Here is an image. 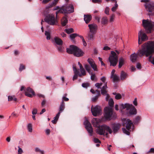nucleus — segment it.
Listing matches in <instances>:
<instances>
[{
	"mask_svg": "<svg viewBox=\"0 0 154 154\" xmlns=\"http://www.w3.org/2000/svg\"><path fill=\"white\" fill-rule=\"evenodd\" d=\"M154 53V42H149L142 45V48L138 50L137 55L140 57L145 55L148 57Z\"/></svg>",
	"mask_w": 154,
	"mask_h": 154,
	"instance_id": "nucleus-1",
	"label": "nucleus"
},
{
	"mask_svg": "<svg viewBox=\"0 0 154 154\" xmlns=\"http://www.w3.org/2000/svg\"><path fill=\"white\" fill-rule=\"evenodd\" d=\"M97 133L101 135L104 136L105 135L107 137L109 132L110 134L112 133V131L111 128L106 125H103L99 126L96 130Z\"/></svg>",
	"mask_w": 154,
	"mask_h": 154,
	"instance_id": "nucleus-2",
	"label": "nucleus"
},
{
	"mask_svg": "<svg viewBox=\"0 0 154 154\" xmlns=\"http://www.w3.org/2000/svg\"><path fill=\"white\" fill-rule=\"evenodd\" d=\"M66 52L69 54H73L74 56L77 57L83 56L84 54L81 49L74 45H71L69 48H67Z\"/></svg>",
	"mask_w": 154,
	"mask_h": 154,
	"instance_id": "nucleus-3",
	"label": "nucleus"
},
{
	"mask_svg": "<svg viewBox=\"0 0 154 154\" xmlns=\"http://www.w3.org/2000/svg\"><path fill=\"white\" fill-rule=\"evenodd\" d=\"M121 108L123 109H126L127 110L129 111L127 113L129 115H135L137 113L136 109L132 104L122 103L121 104Z\"/></svg>",
	"mask_w": 154,
	"mask_h": 154,
	"instance_id": "nucleus-4",
	"label": "nucleus"
},
{
	"mask_svg": "<svg viewBox=\"0 0 154 154\" xmlns=\"http://www.w3.org/2000/svg\"><path fill=\"white\" fill-rule=\"evenodd\" d=\"M88 27L89 29V32L88 34L89 39L93 40L94 35L97 32L98 26L96 24L93 23L89 24Z\"/></svg>",
	"mask_w": 154,
	"mask_h": 154,
	"instance_id": "nucleus-5",
	"label": "nucleus"
},
{
	"mask_svg": "<svg viewBox=\"0 0 154 154\" xmlns=\"http://www.w3.org/2000/svg\"><path fill=\"white\" fill-rule=\"evenodd\" d=\"M116 53L113 51H111V55L109 58V61L110 63V66H116L118 62V55L119 54V52L116 50Z\"/></svg>",
	"mask_w": 154,
	"mask_h": 154,
	"instance_id": "nucleus-6",
	"label": "nucleus"
},
{
	"mask_svg": "<svg viewBox=\"0 0 154 154\" xmlns=\"http://www.w3.org/2000/svg\"><path fill=\"white\" fill-rule=\"evenodd\" d=\"M56 5V3H54L53 2L49 3L47 6L46 7L45 9L43 12V14L45 16V19H55V16L53 14H48L49 8H51Z\"/></svg>",
	"mask_w": 154,
	"mask_h": 154,
	"instance_id": "nucleus-7",
	"label": "nucleus"
},
{
	"mask_svg": "<svg viewBox=\"0 0 154 154\" xmlns=\"http://www.w3.org/2000/svg\"><path fill=\"white\" fill-rule=\"evenodd\" d=\"M143 25L146 29V32L150 33L151 29L154 27V23L149 20H143Z\"/></svg>",
	"mask_w": 154,
	"mask_h": 154,
	"instance_id": "nucleus-8",
	"label": "nucleus"
},
{
	"mask_svg": "<svg viewBox=\"0 0 154 154\" xmlns=\"http://www.w3.org/2000/svg\"><path fill=\"white\" fill-rule=\"evenodd\" d=\"M74 11V7L72 5H69L66 7V9L63 8H62L59 9V10L56 12V18L57 17L58 14L66 13H70L73 12Z\"/></svg>",
	"mask_w": 154,
	"mask_h": 154,
	"instance_id": "nucleus-9",
	"label": "nucleus"
},
{
	"mask_svg": "<svg viewBox=\"0 0 154 154\" xmlns=\"http://www.w3.org/2000/svg\"><path fill=\"white\" fill-rule=\"evenodd\" d=\"M112 113L113 110L112 108L109 106L105 107L104 109V116L106 120H110Z\"/></svg>",
	"mask_w": 154,
	"mask_h": 154,
	"instance_id": "nucleus-10",
	"label": "nucleus"
},
{
	"mask_svg": "<svg viewBox=\"0 0 154 154\" xmlns=\"http://www.w3.org/2000/svg\"><path fill=\"white\" fill-rule=\"evenodd\" d=\"M91 111L92 115L94 116H96L101 114L102 112L101 107L100 106L97 105L91 108Z\"/></svg>",
	"mask_w": 154,
	"mask_h": 154,
	"instance_id": "nucleus-11",
	"label": "nucleus"
},
{
	"mask_svg": "<svg viewBox=\"0 0 154 154\" xmlns=\"http://www.w3.org/2000/svg\"><path fill=\"white\" fill-rule=\"evenodd\" d=\"M84 124L87 131L90 134V135L91 136L92 135L93 130L91 124L87 120L85 121Z\"/></svg>",
	"mask_w": 154,
	"mask_h": 154,
	"instance_id": "nucleus-12",
	"label": "nucleus"
},
{
	"mask_svg": "<svg viewBox=\"0 0 154 154\" xmlns=\"http://www.w3.org/2000/svg\"><path fill=\"white\" fill-rule=\"evenodd\" d=\"M145 6L147 11L152 12L154 9V2H150L149 3H146L145 4Z\"/></svg>",
	"mask_w": 154,
	"mask_h": 154,
	"instance_id": "nucleus-13",
	"label": "nucleus"
},
{
	"mask_svg": "<svg viewBox=\"0 0 154 154\" xmlns=\"http://www.w3.org/2000/svg\"><path fill=\"white\" fill-rule=\"evenodd\" d=\"M25 95L27 97H32L33 95H35V93L32 89L28 87L25 91Z\"/></svg>",
	"mask_w": 154,
	"mask_h": 154,
	"instance_id": "nucleus-14",
	"label": "nucleus"
},
{
	"mask_svg": "<svg viewBox=\"0 0 154 154\" xmlns=\"http://www.w3.org/2000/svg\"><path fill=\"white\" fill-rule=\"evenodd\" d=\"M101 120L99 119L96 118H93L92 120V123L94 127H98L99 125V124L100 123Z\"/></svg>",
	"mask_w": 154,
	"mask_h": 154,
	"instance_id": "nucleus-15",
	"label": "nucleus"
},
{
	"mask_svg": "<svg viewBox=\"0 0 154 154\" xmlns=\"http://www.w3.org/2000/svg\"><path fill=\"white\" fill-rule=\"evenodd\" d=\"M121 124L119 123H114L112 125V128L113 130L112 132L113 133L115 134L117 133L119 130Z\"/></svg>",
	"mask_w": 154,
	"mask_h": 154,
	"instance_id": "nucleus-16",
	"label": "nucleus"
},
{
	"mask_svg": "<svg viewBox=\"0 0 154 154\" xmlns=\"http://www.w3.org/2000/svg\"><path fill=\"white\" fill-rule=\"evenodd\" d=\"M87 61L90 65L91 67L94 70V71H97V66L93 60L91 58H89L88 59Z\"/></svg>",
	"mask_w": 154,
	"mask_h": 154,
	"instance_id": "nucleus-17",
	"label": "nucleus"
},
{
	"mask_svg": "<svg viewBox=\"0 0 154 154\" xmlns=\"http://www.w3.org/2000/svg\"><path fill=\"white\" fill-rule=\"evenodd\" d=\"M42 22H45L51 25H53L56 24L58 21L57 20H42Z\"/></svg>",
	"mask_w": 154,
	"mask_h": 154,
	"instance_id": "nucleus-18",
	"label": "nucleus"
},
{
	"mask_svg": "<svg viewBox=\"0 0 154 154\" xmlns=\"http://www.w3.org/2000/svg\"><path fill=\"white\" fill-rule=\"evenodd\" d=\"M139 34L140 37V39L142 41H145L147 39V37L145 33H143L140 30L138 33V38H139Z\"/></svg>",
	"mask_w": 154,
	"mask_h": 154,
	"instance_id": "nucleus-19",
	"label": "nucleus"
},
{
	"mask_svg": "<svg viewBox=\"0 0 154 154\" xmlns=\"http://www.w3.org/2000/svg\"><path fill=\"white\" fill-rule=\"evenodd\" d=\"M55 43L57 45L62 46L63 44L62 40L58 37H55L54 38Z\"/></svg>",
	"mask_w": 154,
	"mask_h": 154,
	"instance_id": "nucleus-20",
	"label": "nucleus"
},
{
	"mask_svg": "<svg viewBox=\"0 0 154 154\" xmlns=\"http://www.w3.org/2000/svg\"><path fill=\"white\" fill-rule=\"evenodd\" d=\"M107 88V82L105 83V86H103L101 89V94L102 95H105L107 94V91L106 90V89Z\"/></svg>",
	"mask_w": 154,
	"mask_h": 154,
	"instance_id": "nucleus-21",
	"label": "nucleus"
},
{
	"mask_svg": "<svg viewBox=\"0 0 154 154\" xmlns=\"http://www.w3.org/2000/svg\"><path fill=\"white\" fill-rule=\"evenodd\" d=\"M65 103L64 101L62 100L60 103V105L59 108V111L58 112H60V114L65 109Z\"/></svg>",
	"mask_w": 154,
	"mask_h": 154,
	"instance_id": "nucleus-22",
	"label": "nucleus"
},
{
	"mask_svg": "<svg viewBox=\"0 0 154 154\" xmlns=\"http://www.w3.org/2000/svg\"><path fill=\"white\" fill-rule=\"evenodd\" d=\"M128 77V75L123 71H122L121 73L120 78L122 80H123Z\"/></svg>",
	"mask_w": 154,
	"mask_h": 154,
	"instance_id": "nucleus-23",
	"label": "nucleus"
},
{
	"mask_svg": "<svg viewBox=\"0 0 154 154\" xmlns=\"http://www.w3.org/2000/svg\"><path fill=\"white\" fill-rule=\"evenodd\" d=\"M137 55L135 53H134L131 54L130 56V59L131 61L133 62H135L137 58Z\"/></svg>",
	"mask_w": 154,
	"mask_h": 154,
	"instance_id": "nucleus-24",
	"label": "nucleus"
},
{
	"mask_svg": "<svg viewBox=\"0 0 154 154\" xmlns=\"http://www.w3.org/2000/svg\"><path fill=\"white\" fill-rule=\"evenodd\" d=\"M126 123V128L128 131H129L131 128L132 123L130 120H128L127 121Z\"/></svg>",
	"mask_w": 154,
	"mask_h": 154,
	"instance_id": "nucleus-25",
	"label": "nucleus"
},
{
	"mask_svg": "<svg viewBox=\"0 0 154 154\" xmlns=\"http://www.w3.org/2000/svg\"><path fill=\"white\" fill-rule=\"evenodd\" d=\"M79 34L76 33H73L70 35H69V38L70 40L73 42H75L74 39L77 36H79Z\"/></svg>",
	"mask_w": 154,
	"mask_h": 154,
	"instance_id": "nucleus-26",
	"label": "nucleus"
},
{
	"mask_svg": "<svg viewBox=\"0 0 154 154\" xmlns=\"http://www.w3.org/2000/svg\"><path fill=\"white\" fill-rule=\"evenodd\" d=\"M96 91L97 92V95L95 96L94 97L92 98V101L94 102H96L98 99L99 96L100 95V91H98V90H96Z\"/></svg>",
	"mask_w": 154,
	"mask_h": 154,
	"instance_id": "nucleus-27",
	"label": "nucleus"
},
{
	"mask_svg": "<svg viewBox=\"0 0 154 154\" xmlns=\"http://www.w3.org/2000/svg\"><path fill=\"white\" fill-rule=\"evenodd\" d=\"M124 60L122 57H120L119 60V68H120L124 64Z\"/></svg>",
	"mask_w": 154,
	"mask_h": 154,
	"instance_id": "nucleus-28",
	"label": "nucleus"
},
{
	"mask_svg": "<svg viewBox=\"0 0 154 154\" xmlns=\"http://www.w3.org/2000/svg\"><path fill=\"white\" fill-rule=\"evenodd\" d=\"M84 67L87 71L89 73V74H92V72H91L90 70L91 68L89 65L87 64H85L84 65Z\"/></svg>",
	"mask_w": 154,
	"mask_h": 154,
	"instance_id": "nucleus-29",
	"label": "nucleus"
},
{
	"mask_svg": "<svg viewBox=\"0 0 154 154\" xmlns=\"http://www.w3.org/2000/svg\"><path fill=\"white\" fill-rule=\"evenodd\" d=\"M64 31L67 34H69L71 33L74 32V31L73 28H70L69 29H66L64 30Z\"/></svg>",
	"mask_w": 154,
	"mask_h": 154,
	"instance_id": "nucleus-30",
	"label": "nucleus"
},
{
	"mask_svg": "<svg viewBox=\"0 0 154 154\" xmlns=\"http://www.w3.org/2000/svg\"><path fill=\"white\" fill-rule=\"evenodd\" d=\"M109 105L110 107L112 108L114 105V101L112 99L110 98L109 100Z\"/></svg>",
	"mask_w": 154,
	"mask_h": 154,
	"instance_id": "nucleus-31",
	"label": "nucleus"
},
{
	"mask_svg": "<svg viewBox=\"0 0 154 154\" xmlns=\"http://www.w3.org/2000/svg\"><path fill=\"white\" fill-rule=\"evenodd\" d=\"M45 35L46 36L47 40H50L51 39V33L49 32L46 31L45 32Z\"/></svg>",
	"mask_w": 154,
	"mask_h": 154,
	"instance_id": "nucleus-32",
	"label": "nucleus"
},
{
	"mask_svg": "<svg viewBox=\"0 0 154 154\" xmlns=\"http://www.w3.org/2000/svg\"><path fill=\"white\" fill-rule=\"evenodd\" d=\"M112 78L114 82L118 81L119 80V76L116 74L113 76Z\"/></svg>",
	"mask_w": 154,
	"mask_h": 154,
	"instance_id": "nucleus-33",
	"label": "nucleus"
},
{
	"mask_svg": "<svg viewBox=\"0 0 154 154\" xmlns=\"http://www.w3.org/2000/svg\"><path fill=\"white\" fill-rule=\"evenodd\" d=\"M8 100L9 101H11L13 100L16 101L17 100V99L14 97V96H9L8 97Z\"/></svg>",
	"mask_w": 154,
	"mask_h": 154,
	"instance_id": "nucleus-34",
	"label": "nucleus"
},
{
	"mask_svg": "<svg viewBox=\"0 0 154 154\" xmlns=\"http://www.w3.org/2000/svg\"><path fill=\"white\" fill-rule=\"evenodd\" d=\"M140 117L139 116H137L134 119V122L135 124H137L140 121Z\"/></svg>",
	"mask_w": 154,
	"mask_h": 154,
	"instance_id": "nucleus-35",
	"label": "nucleus"
},
{
	"mask_svg": "<svg viewBox=\"0 0 154 154\" xmlns=\"http://www.w3.org/2000/svg\"><path fill=\"white\" fill-rule=\"evenodd\" d=\"M91 74H90L91 75V80L93 81H97V78L95 74H93V72H91Z\"/></svg>",
	"mask_w": 154,
	"mask_h": 154,
	"instance_id": "nucleus-36",
	"label": "nucleus"
},
{
	"mask_svg": "<svg viewBox=\"0 0 154 154\" xmlns=\"http://www.w3.org/2000/svg\"><path fill=\"white\" fill-rule=\"evenodd\" d=\"M84 19H91L92 16L89 14H85L84 15Z\"/></svg>",
	"mask_w": 154,
	"mask_h": 154,
	"instance_id": "nucleus-37",
	"label": "nucleus"
},
{
	"mask_svg": "<svg viewBox=\"0 0 154 154\" xmlns=\"http://www.w3.org/2000/svg\"><path fill=\"white\" fill-rule=\"evenodd\" d=\"M118 7V5L117 3V2L116 1L115 4V6H113L112 8V11H115L116 10L117 7Z\"/></svg>",
	"mask_w": 154,
	"mask_h": 154,
	"instance_id": "nucleus-38",
	"label": "nucleus"
},
{
	"mask_svg": "<svg viewBox=\"0 0 154 154\" xmlns=\"http://www.w3.org/2000/svg\"><path fill=\"white\" fill-rule=\"evenodd\" d=\"M35 151L36 152H39L41 154H44V152L43 150H41L38 147H36L35 148Z\"/></svg>",
	"mask_w": 154,
	"mask_h": 154,
	"instance_id": "nucleus-39",
	"label": "nucleus"
},
{
	"mask_svg": "<svg viewBox=\"0 0 154 154\" xmlns=\"http://www.w3.org/2000/svg\"><path fill=\"white\" fill-rule=\"evenodd\" d=\"M122 130L124 133L126 134L127 135H129L130 134L129 131H128V130H127L124 128H122Z\"/></svg>",
	"mask_w": 154,
	"mask_h": 154,
	"instance_id": "nucleus-40",
	"label": "nucleus"
},
{
	"mask_svg": "<svg viewBox=\"0 0 154 154\" xmlns=\"http://www.w3.org/2000/svg\"><path fill=\"white\" fill-rule=\"evenodd\" d=\"M63 20V21H62L61 22V24L63 26H65L68 23V20Z\"/></svg>",
	"mask_w": 154,
	"mask_h": 154,
	"instance_id": "nucleus-41",
	"label": "nucleus"
},
{
	"mask_svg": "<svg viewBox=\"0 0 154 154\" xmlns=\"http://www.w3.org/2000/svg\"><path fill=\"white\" fill-rule=\"evenodd\" d=\"M79 73V72L74 73V75H73V78H72V80L73 81H74L75 80L77 79Z\"/></svg>",
	"mask_w": 154,
	"mask_h": 154,
	"instance_id": "nucleus-42",
	"label": "nucleus"
},
{
	"mask_svg": "<svg viewBox=\"0 0 154 154\" xmlns=\"http://www.w3.org/2000/svg\"><path fill=\"white\" fill-rule=\"evenodd\" d=\"M28 131L30 132H32V125L31 124H29L28 125Z\"/></svg>",
	"mask_w": 154,
	"mask_h": 154,
	"instance_id": "nucleus-43",
	"label": "nucleus"
},
{
	"mask_svg": "<svg viewBox=\"0 0 154 154\" xmlns=\"http://www.w3.org/2000/svg\"><path fill=\"white\" fill-rule=\"evenodd\" d=\"M82 86L85 88H87L89 86V84L88 83H84L82 84Z\"/></svg>",
	"mask_w": 154,
	"mask_h": 154,
	"instance_id": "nucleus-44",
	"label": "nucleus"
},
{
	"mask_svg": "<svg viewBox=\"0 0 154 154\" xmlns=\"http://www.w3.org/2000/svg\"><path fill=\"white\" fill-rule=\"evenodd\" d=\"M25 69V66L23 64H21L20 65V67L19 69V70L20 71H21Z\"/></svg>",
	"mask_w": 154,
	"mask_h": 154,
	"instance_id": "nucleus-45",
	"label": "nucleus"
},
{
	"mask_svg": "<svg viewBox=\"0 0 154 154\" xmlns=\"http://www.w3.org/2000/svg\"><path fill=\"white\" fill-rule=\"evenodd\" d=\"M102 83H97L95 84V85L96 87H97L98 89L100 88V87L102 86Z\"/></svg>",
	"mask_w": 154,
	"mask_h": 154,
	"instance_id": "nucleus-46",
	"label": "nucleus"
},
{
	"mask_svg": "<svg viewBox=\"0 0 154 154\" xmlns=\"http://www.w3.org/2000/svg\"><path fill=\"white\" fill-rule=\"evenodd\" d=\"M122 97L121 95L120 94H118L115 96V99L117 100H118L121 99Z\"/></svg>",
	"mask_w": 154,
	"mask_h": 154,
	"instance_id": "nucleus-47",
	"label": "nucleus"
},
{
	"mask_svg": "<svg viewBox=\"0 0 154 154\" xmlns=\"http://www.w3.org/2000/svg\"><path fill=\"white\" fill-rule=\"evenodd\" d=\"M80 71L81 72V73L83 75H85L86 74V72L84 68L80 69Z\"/></svg>",
	"mask_w": 154,
	"mask_h": 154,
	"instance_id": "nucleus-48",
	"label": "nucleus"
},
{
	"mask_svg": "<svg viewBox=\"0 0 154 154\" xmlns=\"http://www.w3.org/2000/svg\"><path fill=\"white\" fill-rule=\"evenodd\" d=\"M94 142L95 143H101V141L99 140V139L97 138H94Z\"/></svg>",
	"mask_w": 154,
	"mask_h": 154,
	"instance_id": "nucleus-49",
	"label": "nucleus"
},
{
	"mask_svg": "<svg viewBox=\"0 0 154 154\" xmlns=\"http://www.w3.org/2000/svg\"><path fill=\"white\" fill-rule=\"evenodd\" d=\"M152 56H149L148 59V60L149 62H150L152 63L154 65V58L153 60H151Z\"/></svg>",
	"mask_w": 154,
	"mask_h": 154,
	"instance_id": "nucleus-50",
	"label": "nucleus"
},
{
	"mask_svg": "<svg viewBox=\"0 0 154 154\" xmlns=\"http://www.w3.org/2000/svg\"><path fill=\"white\" fill-rule=\"evenodd\" d=\"M92 2L94 3L99 4L102 2V0H92Z\"/></svg>",
	"mask_w": 154,
	"mask_h": 154,
	"instance_id": "nucleus-51",
	"label": "nucleus"
},
{
	"mask_svg": "<svg viewBox=\"0 0 154 154\" xmlns=\"http://www.w3.org/2000/svg\"><path fill=\"white\" fill-rule=\"evenodd\" d=\"M37 109L35 108H34L33 109L32 113L33 115H35L37 113Z\"/></svg>",
	"mask_w": 154,
	"mask_h": 154,
	"instance_id": "nucleus-52",
	"label": "nucleus"
},
{
	"mask_svg": "<svg viewBox=\"0 0 154 154\" xmlns=\"http://www.w3.org/2000/svg\"><path fill=\"white\" fill-rule=\"evenodd\" d=\"M108 22V20H101V23L102 24L104 25L107 23Z\"/></svg>",
	"mask_w": 154,
	"mask_h": 154,
	"instance_id": "nucleus-53",
	"label": "nucleus"
},
{
	"mask_svg": "<svg viewBox=\"0 0 154 154\" xmlns=\"http://www.w3.org/2000/svg\"><path fill=\"white\" fill-rule=\"evenodd\" d=\"M73 69L74 73L79 72V71L77 69L75 66L73 65Z\"/></svg>",
	"mask_w": 154,
	"mask_h": 154,
	"instance_id": "nucleus-54",
	"label": "nucleus"
},
{
	"mask_svg": "<svg viewBox=\"0 0 154 154\" xmlns=\"http://www.w3.org/2000/svg\"><path fill=\"white\" fill-rule=\"evenodd\" d=\"M60 112H58L56 115V116L54 117V119L55 120H56L57 121L60 115Z\"/></svg>",
	"mask_w": 154,
	"mask_h": 154,
	"instance_id": "nucleus-55",
	"label": "nucleus"
},
{
	"mask_svg": "<svg viewBox=\"0 0 154 154\" xmlns=\"http://www.w3.org/2000/svg\"><path fill=\"white\" fill-rule=\"evenodd\" d=\"M109 8L108 7H106L105 11V13L107 14H109Z\"/></svg>",
	"mask_w": 154,
	"mask_h": 154,
	"instance_id": "nucleus-56",
	"label": "nucleus"
},
{
	"mask_svg": "<svg viewBox=\"0 0 154 154\" xmlns=\"http://www.w3.org/2000/svg\"><path fill=\"white\" fill-rule=\"evenodd\" d=\"M23 152L22 149L19 146H18V154H21Z\"/></svg>",
	"mask_w": 154,
	"mask_h": 154,
	"instance_id": "nucleus-57",
	"label": "nucleus"
},
{
	"mask_svg": "<svg viewBox=\"0 0 154 154\" xmlns=\"http://www.w3.org/2000/svg\"><path fill=\"white\" fill-rule=\"evenodd\" d=\"M58 50L60 52H63V48L61 46H60L58 48Z\"/></svg>",
	"mask_w": 154,
	"mask_h": 154,
	"instance_id": "nucleus-58",
	"label": "nucleus"
},
{
	"mask_svg": "<svg viewBox=\"0 0 154 154\" xmlns=\"http://www.w3.org/2000/svg\"><path fill=\"white\" fill-rule=\"evenodd\" d=\"M101 81L103 83H105L106 78L105 76H103L100 79Z\"/></svg>",
	"mask_w": 154,
	"mask_h": 154,
	"instance_id": "nucleus-59",
	"label": "nucleus"
},
{
	"mask_svg": "<svg viewBox=\"0 0 154 154\" xmlns=\"http://www.w3.org/2000/svg\"><path fill=\"white\" fill-rule=\"evenodd\" d=\"M110 49V48L108 46H105L103 48V50L105 51H107Z\"/></svg>",
	"mask_w": 154,
	"mask_h": 154,
	"instance_id": "nucleus-60",
	"label": "nucleus"
},
{
	"mask_svg": "<svg viewBox=\"0 0 154 154\" xmlns=\"http://www.w3.org/2000/svg\"><path fill=\"white\" fill-rule=\"evenodd\" d=\"M69 99L68 98L66 97L65 96L63 97L62 98V100L63 101H67L69 100Z\"/></svg>",
	"mask_w": 154,
	"mask_h": 154,
	"instance_id": "nucleus-61",
	"label": "nucleus"
},
{
	"mask_svg": "<svg viewBox=\"0 0 154 154\" xmlns=\"http://www.w3.org/2000/svg\"><path fill=\"white\" fill-rule=\"evenodd\" d=\"M115 69H113L112 70V71L111 72V75L110 76L111 78H112L113 76L114 75H115Z\"/></svg>",
	"mask_w": 154,
	"mask_h": 154,
	"instance_id": "nucleus-62",
	"label": "nucleus"
},
{
	"mask_svg": "<svg viewBox=\"0 0 154 154\" xmlns=\"http://www.w3.org/2000/svg\"><path fill=\"white\" fill-rule=\"evenodd\" d=\"M136 67L137 68L140 69L141 68V64L139 63H137V64Z\"/></svg>",
	"mask_w": 154,
	"mask_h": 154,
	"instance_id": "nucleus-63",
	"label": "nucleus"
},
{
	"mask_svg": "<svg viewBox=\"0 0 154 154\" xmlns=\"http://www.w3.org/2000/svg\"><path fill=\"white\" fill-rule=\"evenodd\" d=\"M46 103V100L45 99H44L41 103V105L42 106H43Z\"/></svg>",
	"mask_w": 154,
	"mask_h": 154,
	"instance_id": "nucleus-64",
	"label": "nucleus"
}]
</instances>
